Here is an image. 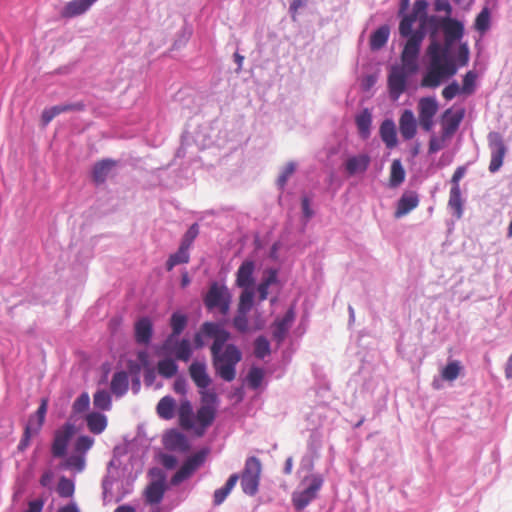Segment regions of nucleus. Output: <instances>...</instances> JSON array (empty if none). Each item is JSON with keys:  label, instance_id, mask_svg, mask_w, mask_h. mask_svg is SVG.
I'll return each instance as SVG.
<instances>
[{"label": "nucleus", "instance_id": "51", "mask_svg": "<svg viewBox=\"0 0 512 512\" xmlns=\"http://www.w3.org/2000/svg\"><path fill=\"white\" fill-rule=\"evenodd\" d=\"M477 75L474 71H468L463 77V83L461 87V92L464 94H472L475 90Z\"/></svg>", "mask_w": 512, "mask_h": 512}, {"label": "nucleus", "instance_id": "20", "mask_svg": "<svg viewBox=\"0 0 512 512\" xmlns=\"http://www.w3.org/2000/svg\"><path fill=\"white\" fill-rule=\"evenodd\" d=\"M153 325L148 317L140 318L134 325L135 340L138 344L147 345L152 338Z\"/></svg>", "mask_w": 512, "mask_h": 512}, {"label": "nucleus", "instance_id": "37", "mask_svg": "<svg viewBox=\"0 0 512 512\" xmlns=\"http://www.w3.org/2000/svg\"><path fill=\"white\" fill-rule=\"evenodd\" d=\"M171 353L175 356L177 360L187 362L192 356V348L190 341L187 339H182L178 341Z\"/></svg>", "mask_w": 512, "mask_h": 512}, {"label": "nucleus", "instance_id": "6", "mask_svg": "<svg viewBox=\"0 0 512 512\" xmlns=\"http://www.w3.org/2000/svg\"><path fill=\"white\" fill-rule=\"evenodd\" d=\"M260 474V460L254 456L247 458L241 475V487L245 494L253 496L257 493Z\"/></svg>", "mask_w": 512, "mask_h": 512}, {"label": "nucleus", "instance_id": "33", "mask_svg": "<svg viewBox=\"0 0 512 512\" xmlns=\"http://www.w3.org/2000/svg\"><path fill=\"white\" fill-rule=\"evenodd\" d=\"M238 480H239V476L237 474H232V475H230L226 484L222 488L215 490L214 496H213V502H214L215 506H219L220 504H222L225 501L227 496L230 494L232 489L237 484Z\"/></svg>", "mask_w": 512, "mask_h": 512}, {"label": "nucleus", "instance_id": "26", "mask_svg": "<svg viewBox=\"0 0 512 512\" xmlns=\"http://www.w3.org/2000/svg\"><path fill=\"white\" fill-rule=\"evenodd\" d=\"M117 162L110 159H105L97 162L92 171V177L97 184L104 183L112 169L116 166Z\"/></svg>", "mask_w": 512, "mask_h": 512}, {"label": "nucleus", "instance_id": "58", "mask_svg": "<svg viewBox=\"0 0 512 512\" xmlns=\"http://www.w3.org/2000/svg\"><path fill=\"white\" fill-rule=\"evenodd\" d=\"M469 48L467 43H461L458 48L457 62L459 66H466L469 61Z\"/></svg>", "mask_w": 512, "mask_h": 512}, {"label": "nucleus", "instance_id": "30", "mask_svg": "<svg viewBox=\"0 0 512 512\" xmlns=\"http://www.w3.org/2000/svg\"><path fill=\"white\" fill-rule=\"evenodd\" d=\"M85 420L89 431L93 434H100L107 427V417L99 412L88 413Z\"/></svg>", "mask_w": 512, "mask_h": 512}, {"label": "nucleus", "instance_id": "39", "mask_svg": "<svg viewBox=\"0 0 512 512\" xmlns=\"http://www.w3.org/2000/svg\"><path fill=\"white\" fill-rule=\"evenodd\" d=\"M405 180V170L399 159L393 160L390 169L389 182L390 186L397 187L402 184Z\"/></svg>", "mask_w": 512, "mask_h": 512}, {"label": "nucleus", "instance_id": "35", "mask_svg": "<svg viewBox=\"0 0 512 512\" xmlns=\"http://www.w3.org/2000/svg\"><path fill=\"white\" fill-rule=\"evenodd\" d=\"M390 29L387 25L379 27L370 36V48L372 50L381 49L388 41Z\"/></svg>", "mask_w": 512, "mask_h": 512}, {"label": "nucleus", "instance_id": "15", "mask_svg": "<svg viewBox=\"0 0 512 512\" xmlns=\"http://www.w3.org/2000/svg\"><path fill=\"white\" fill-rule=\"evenodd\" d=\"M84 109H85V105L83 102L56 105V106L47 108L42 112L41 121H42L43 125L46 126L56 116H58L61 113L70 112V111H83Z\"/></svg>", "mask_w": 512, "mask_h": 512}, {"label": "nucleus", "instance_id": "41", "mask_svg": "<svg viewBox=\"0 0 512 512\" xmlns=\"http://www.w3.org/2000/svg\"><path fill=\"white\" fill-rule=\"evenodd\" d=\"M158 373L164 378H171L178 372V365L173 359L160 360L157 364Z\"/></svg>", "mask_w": 512, "mask_h": 512}, {"label": "nucleus", "instance_id": "46", "mask_svg": "<svg viewBox=\"0 0 512 512\" xmlns=\"http://www.w3.org/2000/svg\"><path fill=\"white\" fill-rule=\"evenodd\" d=\"M254 291L252 289H244L240 295L238 303V312H249L253 305Z\"/></svg>", "mask_w": 512, "mask_h": 512}, {"label": "nucleus", "instance_id": "27", "mask_svg": "<svg viewBox=\"0 0 512 512\" xmlns=\"http://www.w3.org/2000/svg\"><path fill=\"white\" fill-rule=\"evenodd\" d=\"M380 137L382 141L385 143L386 147L392 149L396 147L397 141V133L394 122L391 119H387L382 122L380 126Z\"/></svg>", "mask_w": 512, "mask_h": 512}, {"label": "nucleus", "instance_id": "48", "mask_svg": "<svg viewBox=\"0 0 512 512\" xmlns=\"http://www.w3.org/2000/svg\"><path fill=\"white\" fill-rule=\"evenodd\" d=\"M490 25V13L487 7L483 8L475 19L474 27L479 32H485Z\"/></svg>", "mask_w": 512, "mask_h": 512}, {"label": "nucleus", "instance_id": "24", "mask_svg": "<svg viewBox=\"0 0 512 512\" xmlns=\"http://www.w3.org/2000/svg\"><path fill=\"white\" fill-rule=\"evenodd\" d=\"M97 0H73L68 2L62 10V16L72 18L85 13Z\"/></svg>", "mask_w": 512, "mask_h": 512}, {"label": "nucleus", "instance_id": "63", "mask_svg": "<svg viewBox=\"0 0 512 512\" xmlns=\"http://www.w3.org/2000/svg\"><path fill=\"white\" fill-rule=\"evenodd\" d=\"M435 10L438 12H445L447 15L451 14L452 7L447 0H436L434 3Z\"/></svg>", "mask_w": 512, "mask_h": 512}, {"label": "nucleus", "instance_id": "14", "mask_svg": "<svg viewBox=\"0 0 512 512\" xmlns=\"http://www.w3.org/2000/svg\"><path fill=\"white\" fill-rule=\"evenodd\" d=\"M188 372L192 381L199 389H207L211 384V378L207 373V366L204 362H192Z\"/></svg>", "mask_w": 512, "mask_h": 512}, {"label": "nucleus", "instance_id": "53", "mask_svg": "<svg viewBox=\"0 0 512 512\" xmlns=\"http://www.w3.org/2000/svg\"><path fill=\"white\" fill-rule=\"evenodd\" d=\"M200 395H201V405L202 406H210V408L215 407V409L217 408L218 397L214 391L201 389Z\"/></svg>", "mask_w": 512, "mask_h": 512}, {"label": "nucleus", "instance_id": "22", "mask_svg": "<svg viewBox=\"0 0 512 512\" xmlns=\"http://www.w3.org/2000/svg\"><path fill=\"white\" fill-rule=\"evenodd\" d=\"M216 415V409L215 407L210 406H200V408L197 410V413L195 415V421L197 422L200 430L197 429V434L202 435L207 427H209Z\"/></svg>", "mask_w": 512, "mask_h": 512}, {"label": "nucleus", "instance_id": "11", "mask_svg": "<svg viewBox=\"0 0 512 512\" xmlns=\"http://www.w3.org/2000/svg\"><path fill=\"white\" fill-rule=\"evenodd\" d=\"M75 433V426L71 423H65L55 431L51 447L52 455L56 458L65 456L70 439Z\"/></svg>", "mask_w": 512, "mask_h": 512}, {"label": "nucleus", "instance_id": "8", "mask_svg": "<svg viewBox=\"0 0 512 512\" xmlns=\"http://www.w3.org/2000/svg\"><path fill=\"white\" fill-rule=\"evenodd\" d=\"M428 2L426 0H415L410 14H405L399 24V34L407 38L413 31V25L416 20L419 25L424 18H427Z\"/></svg>", "mask_w": 512, "mask_h": 512}, {"label": "nucleus", "instance_id": "45", "mask_svg": "<svg viewBox=\"0 0 512 512\" xmlns=\"http://www.w3.org/2000/svg\"><path fill=\"white\" fill-rule=\"evenodd\" d=\"M93 404L100 410H110L111 396L106 390H98L93 397Z\"/></svg>", "mask_w": 512, "mask_h": 512}, {"label": "nucleus", "instance_id": "38", "mask_svg": "<svg viewBox=\"0 0 512 512\" xmlns=\"http://www.w3.org/2000/svg\"><path fill=\"white\" fill-rule=\"evenodd\" d=\"M47 408H48V400L46 398H43L41 400V403H40L37 411L35 412V414H33L29 417L27 424L32 425L36 429L41 430V428L45 422Z\"/></svg>", "mask_w": 512, "mask_h": 512}, {"label": "nucleus", "instance_id": "21", "mask_svg": "<svg viewBox=\"0 0 512 512\" xmlns=\"http://www.w3.org/2000/svg\"><path fill=\"white\" fill-rule=\"evenodd\" d=\"M179 425L186 430L195 427V415L193 412L192 404L189 400L183 399L177 410Z\"/></svg>", "mask_w": 512, "mask_h": 512}, {"label": "nucleus", "instance_id": "55", "mask_svg": "<svg viewBox=\"0 0 512 512\" xmlns=\"http://www.w3.org/2000/svg\"><path fill=\"white\" fill-rule=\"evenodd\" d=\"M247 312H238L237 315L233 319V326L236 330L241 333H245L248 331V318Z\"/></svg>", "mask_w": 512, "mask_h": 512}, {"label": "nucleus", "instance_id": "13", "mask_svg": "<svg viewBox=\"0 0 512 512\" xmlns=\"http://www.w3.org/2000/svg\"><path fill=\"white\" fill-rule=\"evenodd\" d=\"M295 320L294 308H289L282 318H276L272 323V336L278 345H281L285 340L289 329Z\"/></svg>", "mask_w": 512, "mask_h": 512}, {"label": "nucleus", "instance_id": "1", "mask_svg": "<svg viewBox=\"0 0 512 512\" xmlns=\"http://www.w3.org/2000/svg\"><path fill=\"white\" fill-rule=\"evenodd\" d=\"M442 22L443 18L436 15L428 16L421 21L419 28L407 37L406 43H409L414 38H418L417 54L419 55L425 35L429 33L431 42L427 48V55L430 58V62L427 72L421 80V86L425 88L438 87L443 79L454 76L458 70L455 61H446L443 65L439 63L438 54L441 52V44L436 38L439 29H442Z\"/></svg>", "mask_w": 512, "mask_h": 512}, {"label": "nucleus", "instance_id": "4", "mask_svg": "<svg viewBox=\"0 0 512 512\" xmlns=\"http://www.w3.org/2000/svg\"><path fill=\"white\" fill-rule=\"evenodd\" d=\"M442 30L444 34V45H441V52L438 54L439 63L444 64L446 61H454L449 56V51L454 42L460 40L464 34L463 24L453 18L444 17L442 22Z\"/></svg>", "mask_w": 512, "mask_h": 512}, {"label": "nucleus", "instance_id": "17", "mask_svg": "<svg viewBox=\"0 0 512 512\" xmlns=\"http://www.w3.org/2000/svg\"><path fill=\"white\" fill-rule=\"evenodd\" d=\"M399 130L404 140H410L417 133V123L411 110L406 109L399 118Z\"/></svg>", "mask_w": 512, "mask_h": 512}, {"label": "nucleus", "instance_id": "61", "mask_svg": "<svg viewBox=\"0 0 512 512\" xmlns=\"http://www.w3.org/2000/svg\"><path fill=\"white\" fill-rule=\"evenodd\" d=\"M466 173V167L465 166H459L453 173L451 177V184L452 187H460L459 182L464 177Z\"/></svg>", "mask_w": 512, "mask_h": 512}, {"label": "nucleus", "instance_id": "23", "mask_svg": "<svg viewBox=\"0 0 512 512\" xmlns=\"http://www.w3.org/2000/svg\"><path fill=\"white\" fill-rule=\"evenodd\" d=\"M370 164V157L367 154H360L349 157L345 162V170L349 175L363 173Z\"/></svg>", "mask_w": 512, "mask_h": 512}, {"label": "nucleus", "instance_id": "34", "mask_svg": "<svg viewBox=\"0 0 512 512\" xmlns=\"http://www.w3.org/2000/svg\"><path fill=\"white\" fill-rule=\"evenodd\" d=\"M355 122L361 138L367 139L370 136V127L372 123V115L370 111L365 108L360 114L356 116Z\"/></svg>", "mask_w": 512, "mask_h": 512}, {"label": "nucleus", "instance_id": "16", "mask_svg": "<svg viewBox=\"0 0 512 512\" xmlns=\"http://www.w3.org/2000/svg\"><path fill=\"white\" fill-rule=\"evenodd\" d=\"M254 270V262L251 260H245L237 270L236 285L243 289H252V286L254 284Z\"/></svg>", "mask_w": 512, "mask_h": 512}, {"label": "nucleus", "instance_id": "5", "mask_svg": "<svg viewBox=\"0 0 512 512\" xmlns=\"http://www.w3.org/2000/svg\"><path fill=\"white\" fill-rule=\"evenodd\" d=\"M231 298L226 286L214 282L204 297V304L208 310L218 309L225 316L230 310Z\"/></svg>", "mask_w": 512, "mask_h": 512}, {"label": "nucleus", "instance_id": "49", "mask_svg": "<svg viewBox=\"0 0 512 512\" xmlns=\"http://www.w3.org/2000/svg\"><path fill=\"white\" fill-rule=\"evenodd\" d=\"M263 377L264 372L261 368L252 367L247 375V382L249 387L257 389L261 385Z\"/></svg>", "mask_w": 512, "mask_h": 512}, {"label": "nucleus", "instance_id": "18", "mask_svg": "<svg viewBox=\"0 0 512 512\" xmlns=\"http://www.w3.org/2000/svg\"><path fill=\"white\" fill-rule=\"evenodd\" d=\"M419 204L418 194L414 191L405 192L397 203V208L395 210L394 216L395 218H401L415 209Z\"/></svg>", "mask_w": 512, "mask_h": 512}, {"label": "nucleus", "instance_id": "42", "mask_svg": "<svg viewBox=\"0 0 512 512\" xmlns=\"http://www.w3.org/2000/svg\"><path fill=\"white\" fill-rule=\"evenodd\" d=\"M461 370L462 366L459 361H451L441 370V377L446 381H454L460 375Z\"/></svg>", "mask_w": 512, "mask_h": 512}, {"label": "nucleus", "instance_id": "9", "mask_svg": "<svg viewBox=\"0 0 512 512\" xmlns=\"http://www.w3.org/2000/svg\"><path fill=\"white\" fill-rule=\"evenodd\" d=\"M438 108V103L434 97H422L418 101V121L424 131L429 132L432 130Z\"/></svg>", "mask_w": 512, "mask_h": 512}, {"label": "nucleus", "instance_id": "32", "mask_svg": "<svg viewBox=\"0 0 512 512\" xmlns=\"http://www.w3.org/2000/svg\"><path fill=\"white\" fill-rule=\"evenodd\" d=\"M128 375L125 371L116 372L111 380L110 388L114 395L122 396L128 390Z\"/></svg>", "mask_w": 512, "mask_h": 512}, {"label": "nucleus", "instance_id": "47", "mask_svg": "<svg viewBox=\"0 0 512 512\" xmlns=\"http://www.w3.org/2000/svg\"><path fill=\"white\" fill-rule=\"evenodd\" d=\"M39 432H40L39 429H36L32 425L26 424L22 438L18 444L17 449L20 452L25 451L30 445L31 438L36 436Z\"/></svg>", "mask_w": 512, "mask_h": 512}, {"label": "nucleus", "instance_id": "28", "mask_svg": "<svg viewBox=\"0 0 512 512\" xmlns=\"http://www.w3.org/2000/svg\"><path fill=\"white\" fill-rule=\"evenodd\" d=\"M164 445L169 450L186 451L188 441L186 437L178 431H170L164 436Z\"/></svg>", "mask_w": 512, "mask_h": 512}, {"label": "nucleus", "instance_id": "12", "mask_svg": "<svg viewBox=\"0 0 512 512\" xmlns=\"http://www.w3.org/2000/svg\"><path fill=\"white\" fill-rule=\"evenodd\" d=\"M323 484L320 476H313L310 485L303 491L293 494V504L300 511L303 510L314 498Z\"/></svg>", "mask_w": 512, "mask_h": 512}, {"label": "nucleus", "instance_id": "59", "mask_svg": "<svg viewBox=\"0 0 512 512\" xmlns=\"http://www.w3.org/2000/svg\"><path fill=\"white\" fill-rule=\"evenodd\" d=\"M461 92L459 84L454 81L442 90V96L446 100H452L458 93Z\"/></svg>", "mask_w": 512, "mask_h": 512}, {"label": "nucleus", "instance_id": "25", "mask_svg": "<svg viewBox=\"0 0 512 512\" xmlns=\"http://www.w3.org/2000/svg\"><path fill=\"white\" fill-rule=\"evenodd\" d=\"M451 113V110L448 109L444 113V119L442 123V131L441 133L444 135V138H451L454 133L457 131L462 119H463V113H456L448 117V115Z\"/></svg>", "mask_w": 512, "mask_h": 512}, {"label": "nucleus", "instance_id": "44", "mask_svg": "<svg viewBox=\"0 0 512 512\" xmlns=\"http://www.w3.org/2000/svg\"><path fill=\"white\" fill-rule=\"evenodd\" d=\"M75 491L74 482L65 476L60 477L57 485V493L62 498H70Z\"/></svg>", "mask_w": 512, "mask_h": 512}, {"label": "nucleus", "instance_id": "62", "mask_svg": "<svg viewBox=\"0 0 512 512\" xmlns=\"http://www.w3.org/2000/svg\"><path fill=\"white\" fill-rule=\"evenodd\" d=\"M173 389L177 394L185 395L187 392V383L183 377H178L173 385Z\"/></svg>", "mask_w": 512, "mask_h": 512}, {"label": "nucleus", "instance_id": "19", "mask_svg": "<svg viewBox=\"0 0 512 512\" xmlns=\"http://www.w3.org/2000/svg\"><path fill=\"white\" fill-rule=\"evenodd\" d=\"M165 480L161 477L158 480L152 481L145 489L144 496L148 504H159L165 494Z\"/></svg>", "mask_w": 512, "mask_h": 512}, {"label": "nucleus", "instance_id": "7", "mask_svg": "<svg viewBox=\"0 0 512 512\" xmlns=\"http://www.w3.org/2000/svg\"><path fill=\"white\" fill-rule=\"evenodd\" d=\"M207 454L208 451L206 449H202L188 457L180 469L172 476L170 480L171 485L177 486L183 481L189 479L194 472L203 465Z\"/></svg>", "mask_w": 512, "mask_h": 512}, {"label": "nucleus", "instance_id": "43", "mask_svg": "<svg viewBox=\"0 0 512 512\" xmlns=\"http://www.w3.org/2000/svg\"><path fill=\"white\" fill-rule=\"evenodd\" d=\"M271 348L270 342L264 336H259L254 341V355L258 359H264L266 356L270 355Z\"/></svg>", "mask_w": 512, "mask_h": 512}, {"label": "nucleus", "instance_id": "2", "mask_svg": "<svg viewBox=\"0 0 512 512\" xmlns=\"http://www.w3.org/2000/svg\"><path fill=\"white\" fill-rule=\"evenodd\" d=\"M203 335L213 338L210 347L212 365L215 373L224 381L231 382L236 377V365L242 359V353L234 344H226L231 335L218 324L205 322L194 336L197 349L204 346Z\"/></svg>", "mask_w": 512, "mask_h": 512}, {"label": "nucleus", "instance_id": "31", "mask_svg": "<svg viewBox=\"0 0 512 512\" xmlns=\"http://www.w3.org/2000/svg\"><path fill=\"white\" fill-rule=\"evenodd\" d=\"M170 325L172 328L171 335L167 338L164 343V348H168L172 339L179 336L187 325V317L181 313H173L170 319Z\"/></svg>", "mask_w": 512, "mask_h": 512}, {"label": "nucleus", "instance_id": "57", "mask_svg": "<svg viewBox=\"0 0 512 512\" xmlns=\"http://www.w3.org/2000/svg\"><path fill=\"white\" fill-rule=\"evenodd\" d=\"M94 440L89 436H79L75 442V450L80 453L87 452L93 445Z\"/></svg>", "mask_w": 512, "mask_h": 512}, {"label": "nucleus", "instance_id": "56", "mask_svg": "<svg viewBox=\"0 0 512 512\" xmlns=\"http://www.w3.org/2000/svg\"><path fill=\"white\" fill-rule=\"evenodd\" d=\"M449 138H444V135L441 133L440 137L432 136L429 141L428 151L430 154H434L439 150L443 149L446 146V141Z\"/></svg>", "mask_w": 512, "mask_h": 512}, {"label": "nucleus", "instance_id": "60", "mask_svg": "<svg viewBox=\"0 0 512 512\" xmlns=\"http://www.w3.org/2000/svg\"><path fill=\"white\" fill-rule=\"evenodd\" d=\"M294 171L295 165L293 163H288L285 166L282 174L278 178V183L281 187H283L286 184L288 178L294 173Z\"/></svg>", "mask_w": 512, "mask_h": 512}, {"label": "nucleus", "instance_id": "3", "mask_svg": "<svg viewBox=\"0 0 512 512\" xmlns=\"http://www.w3.org/2000/svg\"><path fill=\"white\" fill-rule=\"evenodd\" d=\"M418 38L405 43L401 53V65H394L388 75V88L392 100H397L403 94L407 87L409 76L418 71Z\"/></svg>", "mask_w": 512, "mask_h": 512}, {"label": "nucleus", "instance_id": "54", "mask_svg": "<svg viewBox=\"0 0 512 512\" xmlns=\"http://www.w3.org/2000/svg\"><path fill=\"white\" fill-rule=\"evenodd\" d=\"M64 466L69 469H74L78 472H81L85 466V460L83 456L72 455L67 458L64 463Z\"/></svg>", "mask_w": 512, "mask_h": 512}, {"label": "nucleus", "instance_id": "29", "mask_svg": "<svg viewBox=\"0 0 512 512\" xmlns=\"http://www.w3.org/2000/svg\"><path fill=\"white\" fill-rule=\"evenodd\" d=\"M176 401L171 396L162 397L157 406V415L164 420H170L175 416Z\"/></svg>", "mask_w": 512, "mask_h": 512}, {"label": "nucleus", "instance_id": "36", "mask_svg": "<svg viewBox=\"0 0 512 512\" xmlns=\"http://www.w3.org/2000/svg\"><path fill=\"white\" fill-rule=\"evenodd\" d=\"M190 260L189 249L179 246L177 252L171 254L166 262L167 271H171L176 265L186 264Z\"/></svg>", "mask_w": 512, "mask_h": 512}, {"label": "nucleus", "instance_id": "50", "mask_svg": "<svg viewBox=\"0 0 512 512\" xmlns=\"http://www.w3.org/2000/svg\"><path fill=\"white\" fill-rule=\"evenodd\" d=\"M90 397L87 392H83L73 403L72 411L74 414H81L88 410Z\"/></svg>", "mask_w": 512, "mask_h": 512}, {"label": "nucleus", "instance_id": "10", "mask_svg": "<svg viewBox=\"0 0 512 512\" xmlns=\"http://www.w3.org/2000/svg\"><path fill=\"white\" fill-rule=\"evenodd\" d=\"M488 143L491 149V158L489 163V171L491 173L497 172L503 165L504 157L507 148L503 138L498 132H490L488 134Z\"/></svg>", "mask_w": 512, "mask_h": 512}, {"label": "nucleus", "instance_id": "64", "mask_svg": "<svg viewBox=\"0 0 512 512\" xmlns=\"http://www.w3.org/2000/svg\"><path fill=\"white\" fill-rule=\"evenodd\" d=\"M161 462L166 469H173L177 465V458L173 455L164 454L161 458Z\"/></svg>", "mask_w": 512, "mask_h": 512}, {"label": "nucleus", "instance_id": "52", "mask_svg": "<svg viewBox=\"0 0 512 512\" xmlns=\"http://www.w3.org/2000/svg\"><path fill=\"white\" fill-rule=\"evenodd\" d=\"M198 233H199L198 225L197 224L191 225L190 228L184 234L180 246L190 249V247L193 244Z\"/></svg>", "mask_w": 512, "mask_h": 512}, {"label": "nucleus", "instance_id": "40", "mask_svg": "<svg viewBox=\"0 0 512 512\" xmlns=\"http://www.w3.org/2000/svg\"><path fill=\"white\" fill-rule=\"evenodd\" d=\"M448 206L454 211L455 215L460 218L463 213V201L460 187H451L449 193Z\"/></svg>", "mask_w": 512, "mask_h": 512}]
</instances>
